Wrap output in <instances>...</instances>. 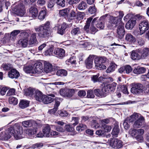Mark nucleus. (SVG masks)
Masks as SVG:
<instances>
[{"instance_id":"obj_1","label":"nucleus","mask_w":149,"mask_h":149,"mask_svg":"<svg viewBox=\"0 0 149 149\" xmlns=\"http://www.w3.org/2000/svg\"><path fill=\"white\" fill-rule=\"evenodd\" d=\"M8 132L10 135H13L16 140L22 139L23 137L22 135L23 133L22 128L18 125L10 127L8 129Z\"/></svg>"},{"instance_id":"obj_2","label":"nucleus","mask_w":149,"mask_h":149,"mask_svg":"<svg viewBox=\"0 0 149 149\" xmlns=\"http://www.w3.org/2000/svg\"><path fill=\"white\" fill-rule=\"evenodd\" d=\"M20 35L22 38L19 40L18 43L22 47H27L29 42V34L27 32L24 31L21 32Z\"/></svg>"},{"instance_id":"obj_3","label":"nucleus","mask_w":149,"mask_h":149,"mask_svg":"<svg viewBox=\"0 0 149 149\" xmlns=\"http://www.w3.org/2000/svg\"><path fill=\"white\" fill-rule=\"evenodd\" d=\"M144 133V130L142 129L132 130V135L138 141L141 142L143 140L142 135Z\"/></svg>"},{"instance_id":"obj_4","label":"nucleus","mask_w":149,"mask_h":149,"mask_svg":"<svg viewBox=\"0 0 149 149\" xmlns=\"http://www.w3.org/2000/svg\"><path fill=\"white\" fill-rule=\"evenodd\" d=\"M139 28L142 34L145 32L146 34L149 33V23L147 21L144 20L141 22L139 24Z\"/></svg>"},{"instance_id":"obj_5","label":"nucleus","mask_w":149,"mask_h":149,"mask_svg":"<svg viewBox=\"0 0 149 149\" xmlns=\"http://www.w3.org/2000/svg\"><path fill=\"white\" fill-rule=\"evenodd\" d=\"M22 3L18 4L15 6V11L18 15L23 16L25 13V9L24 5Z\"/></svg>"},{"instance_id":"obj_6","label":"nucleus","mask_w":149,"mask_h":149,"mask_svg":"<svg viewBox=\"0 0 149 149\" xmlns=\"http://www.w3.org/2000/svg\"><path fill=\"white\" fill-rule=\"evenodd\" d=\"M109 16L108 14H106L101 16L100 18H98L96 21V22H97L96 24L97 27L99 29H103L104 27L105 20Z\"/></svg>"},{"instance_id":"obj_7","label":"nucleus","mask_w":149,"mask_h":149,"mask_svg":"<svg viewBox=\"0 0 149 149\" xmlns=\"http://www.w3.org/2000/svg\"><path fill=\"white\" fill-rule=\"evenodd\" d=\"M110 144L111 146L115 149L120 148L123 146L122 141L117 139H111Z\"/></svg>"},{"instance_id":"obj_8","label":"nucleus","mask_w":149,"mask_h":149,"mask_svg":"<svg viewBox=\"0 0 149 149\" xmlns=\"http://www.w3.org/2000/svg\"><path fill=\"white\" fill-rule=\"evenodd\" d=\"M125 33L124 24L122 22H121L119 23V25L117 28V36L120 39H121L123 38Z\"/></svg>"},{"instance_id":"obj_9","label":"nucleus","mask_w":149,"mask_h":149,"mask_svg":"<svg viewBox=\"0 0 149 149\" xmlns=\"http://www.w3.org/2000/svg\"><path fill=\"white\" fill-rule=\"evenodd\" d=\"M74 90L73 89H62L60 91L61 95L65 97H70L74 93Z\"/></svg>"},{"instance_id":"obj_10","label":"nucleus","mask_w":149,"mask_h":149,"mask_svg":"<svg viewBox=\"0 0 149 149\" xmlns=\"http://www.w3.org/2000/svg\"><path fill=\"white\" fill-rule=\"evenodd\" d=\"M143 86L142 84H135L131 88V92L136 94H139L142 92Z\"/></svg>"},{"instance_id":"obj_11","label":"nucleus","mask_w":149,"mask_h":149,"mask_svg":"<svg viewBox=\"0 0 149 149\" xmlns=\"http://www.w3.org/2000/svg\"><path fill=\"white\" fill-rule=\"evenodd\" d=\"M55 97L54 94L52 93H49L47 96L44 95L42 102L45 104L51 103L54 101Z\"/></svg>"},{"instance_id":"obj_12","label":"nucleus","mask_w":149,"mask_h":149,"mask_svg":"<svg viewBox=\"0 0 149 149\" xmlns=\"http://www.w3.org/2000/svg\"><path fill=\"white\" fill-rule=\"evenodd\" d=\"M94 62L95 66L97 69L102 70L106 69V66L102 64L100 57H96L95 58Z\"/></svg>"},{"instance_id":"obj_13","label":"nucleus","mask_w":149,"mask_h":149,"mask_svg":"<svg viewBox=\"0 0 149 149\" xmlns=\"http://www.w3.org/2000/svg\"><path fill=\"white\" fill-rule=\"evenodd\" d=\"M33 68L34 74L41 72L43 70L42 63L40 62H37L34 64Z\"/></svg>"},{"instance_id":"obj_14","label":"nucleus","mask_w":149,"mask_h":149,"mask_svg":"<svg viewBox=\"0 0 149 149\" xmlns=\"http://www.w3.org/2000/svg\"><path fill=\"white\" fill-rule=\"evenodd\" d=\"M120 73L129 74L132 70V68L130 65H126L120 68L118 70Z\"/></svg>"},{"instance_id":"obj_15","label":"nucleus","mask_w":149,"mask_h":149,"mask_svg":"<svg viewBox=\"0 0 149 149\" xmlns=\"http://www.w3.org/2000/svg\"><path fill=\"white\" fill-rule=\"evenodd\" d=\"M144 118L141 115L134 123L133 126L134 128H139L144 121Z\"/></svg>"},{"instance_id":"obj_16","label":"nucleus","mask_w":149,"mask_h":149,"mask_svg":"<svg viewBox=\"0 0 149 149\" xmlns=\"http://www.w3.org/2000/svg\"><path fill=\"white\" fill-rule=\"evenodd\" d=\"M82 27L81 26L74 27L71 31V33L73 36H78L82 32Z\"/></svg>"},{"instance_id":"obj_17","label":"nucleus","mask_w":149,"mask_h":149,"mask_svg":"<svg viewBox=\"0 0 149 149\" xmlns=\"http://www.w3.org/2000/svg\"><path fill=\"white\" fill-rule=\"evenodd\" d=\"M141 59H145L149 54V49H139Z\"/></svg>"},{"instance_id":"obj_18","label":"nucleus","mask_w":149,"mask_h":149,"mask_svg":"<svg viewBox=\"0 0 149 149\" xmlns=\"http://www.w3.org/2000/svg\"><path fill=\"white\" fill-rule=\"evenodd\" d=\"M54 54L58 57H63L65 55V51L62 48H58L55 49Z\"/></svg>"},{"instance_id":"obj_19","label":"nucleus","mask_w":149,"mask_h":149,"mask_svg":"<svg viewBox=\"0 0 149 149\" xmlns=\"http://www.w3.org/2000/svg\"><path fill=\"white\" fill-rule=\"evenodd\" d=\"M18 72L15 69H12L8 73V77L12 79L17 78L19 76Z\"/></svg>"},{"instance_id":"obj_20","label":"nucleus","mask_w":149,"mask_h":149,"mask_svg":"<svg viewBox=\"0 0 149 149\" xmlns=\"http://www.w3.org/2000/svg\"><path fill=\"white\" fill-rule=\"evenodd\" d=\"M34 97L36 100L40 102H42L44 95L38 90L36 89L34 93Z\"/></svg>"},{"instance_id":"obj_21","label":"nucleus","mask_w":149,"mask_h":149,"mask_svg":"<svg viewBox=\"0 0 149 149\" xmlns=\"http://www.w3.org/2000/svg\"><path fill=\"white\" fill-rule=\"evenodd\" d=\"M131 57L133 60H139L141 59L139 49L131 52Z\"/></svg>"},{"instance_id":"obj_22","label":"nucleus","mask_w":149,"mask_h":149,"mask_svg":"<svg viewBox=\"0 0 149 149\" xmlns=\"http://www.w3.org/2000/svg\"><path fill=\"white\" fill-rule=\"evenodd\" d=\"M141 115L139 114L136 113H134L132 115L129 117H127V120L129 121V123L135 121Z\"/></svg>"},{"instance_id":"obj_23","label":"nucleus","mask_w":149,"mask_h":149,"mask_svg":"<svg viewBox=\"0 0 149 149\" xmlns=\"http://www.w3.org/2000/svg\"><path fill=\"white\" fill-rule=\"evenodd\" d=\"M93 59L94 58L92 56L90 55L86 60V65L87 68L90 69L92 67Z\"/></svg>"},{"instance_id":"obj_24","label":"nucleus","mask_w":149,"mask_h":149,"mask_svg":"<svg viewBox=\"0 0 149 149\" xmlns=\"http://www.w3.org/2000/svg\"><path fill=\"white\" fill-rule=\"evenodd\" d=\"M146 70L145 68L140 66H138L135 68L133 70L134 73L138 74L144 73Z\"/></svg>"},{"instance_id":"obj_25","label":"nucleus","mask_w":149,"mask_h":149,"mask_svg":"<svg viewBox=\"0 0 149 149\" xmlns=\"http://www.w3.org/2000/svg\"><path fill=\"white\" fill-rule=\"evenodd\" d=\"M44 69L47 73L51 72L52 70V66L51 64L48 62L45 61L44 63Z\"/></svg>"},{"instance_id":"obj_26","label":"nucleus","mask_w":149,"mask_h":149,"mask_svg":"<svg viewBox=\"0 0 149 149\" xmlns=\"http://www.w3.org/2000/svg\"><path fill=\"white\" fill-rule=\"evenodd\" d=\"M125 39L130 44L134 43L136 41L135 37L130 33H128L126 34Z\"/></svg>"},{"instance_id":"obj_27","label":"nucleus","mask_w":149,"mask_h":149,"mask_svg":"<svg viewBox=\"0 0 149 149\" xmlns=\"http://www.w3.org/2000/svg\"><path fill=\"white\" fill-rule=\"evenodd\" d=\"M29 16L33 18L36 17L38 15V11L37 8L34 6L31 7L29 10Z\"/></svg>"},{"instance_id":"obj_28","label":"nucleus","mask_w":149,"mask_h":149,"mask_svg":"<svg viewBox=\"0 0 149 149\" xmlns=\"http://www.w3.org/2000/svg\"><path fill=\"white\" fill-rule=\"evenodd\" d=\"M36 36V33H35L31 34L29 40V45H31L36 44L37 40Z\"/></svg>"},{"instance_id":"obj_29","label":"nucleus","mask_w":149,"mask_h":149,"mask_svg":"<svg viewBox=\"0 0 149 149\" xmlns=\"http://www.w3.org/2000/svg\"><path fill=\"white\" fill-rule=\"evenodd\" d=\"M136 23L135 20L130 19L126 23L125 28L128 29H132L135 26Z\"/></svg>"},{"instance_id":"obj_30","label":"nucleus","mask_w":149,"mask_h":149,"mask_svg":"<svg viewBox=\"0 0 149 149\" xmlns=\"http://www.w3.org/2000/svg\"><path fill=\"white\" fill-rule=\"evenodd\" d=\"M119 130L118 125L117 123H116L111 133L112 136L115 137H117Z\"/></svg>"},{"instance_id":"obj_31","label":"nucleus","mask_w":149,"mask_h":149,"mask_svg":"<svg viewBox=\"0 0 149 149\" xmlns=\"http://www.w3.org/2000/svg\"><path fill=\"white\" fill-rule=\"evenodd\" d=\"M36 90V89L31 87L25 90L24 91L25 94L26 95L31 96L33 95L34 94Z\"/></svg>"},{"instance_id":"obj_32","label":"nucleus","mask_w":149,"mask_h":149,"mask_svg":"<svg viewBox=\"0 0 149 149\" xmlns=\"http://www.w3.org/2000/svg\"><path fill=\"white\" fill-rule=\"evenodd\" d=\"M20 33V31L19 30H14L11 33L9 37L10 40H13L16 38L17 36Z\"/></svg>"},{"instance_id":"obj_33","label":"nucleus","mask_w":149,"mask_h":149,"mask_svg":"<svg viewBox=\"0 0 149 149\" xmlns=\"http://www.w3.org/2000/svg\"><path fill=\"white\" fill-rule=\"evenodd\" d=\"M64 83L62 82H55L53 83H50L48 84L47 85V88L48 89L49 88H52V90L54 89V87H56V85H63Z\"/></svg>"},{"instance_id":"obj_34","label":"nucleus","mask_w":149,"mask_h":149,"mask_svg":"<svg viewBox=\"0 0 149 149\" xmlns=\"http://www.w3.org/2000/svg\"><path fill=\"white\" fill-rule=\"evenodd\" d=\"M51 130L50 126L48 124L43 129L42 131L45 137L50 136V132Z\"/></svg>"},{"instance_id":"obj_35","label":"nucleus","mask_w":149,"mask_h":149,"mask_svg":"<svg viewBox=\"0 0 149 149\" xmlns=\"http://www.w3.org/2000/svg\"><path fill=\"white\" fill-rule=\"evenodd\" d=\"M68 27V25L65 23H63L61 26V27L58 31V33L62 35L64 33L65 30Z\"/></svg>"},{"instance_id":"obj_36","label":"nucleus","mask_w":149,"mask_h":149,"mask_svg":"<svg viewBox=\"0 0 149 149\" xmlns=\"http://www.w3.org/2000/svg\"><path fill=\"white\" fill-rule=\"evenodd\" d=\"M29 102L28 101L22 100L21 101L19 104V107L22 109H24L29 106Z\"/></svg>"},{"instance_id":"obj_37","label":"nucleus","mask_w":149,"mask_h":149,"mask_svg":"<svg viewBox=\"0 0 149 149\" xmlns=\"http://www.w3.org/2000/svg\"><path fill=\"white\" fill-rule=\"evenodd\" d=\"M98 19V17H96L94 18L92 20L91 24V26L90 27V30L92 33H95L98 30L94 26V24L96 22V20Z\"/></svg>"},{"instance_id":"obj_38","label":"nucleus","mask_w":149,"mask_h":149,"mask_svg":"<svg viewBox=\"0 0 149 149\" xmlns=\"http://www.w3.org/2000/svg\"><path fill=\"white\" fill-rule=\"evenodd\" d=\"M68 72L65 69H60L57 71L56 74L58 76L61 77H65L67 75Z\"/></svg>"},{"instance_id":"obj_39","label":"nucleus","mask_w":149,"mask_h":149,"mask_svg":"<svg viewBox=\"0 0 149 149\" xmlns=\"http://www.w3.org/2000/svg\"><path fill=\"white\" fill-rule=\"evenodd\" d=\"M117 89L118 91H121L124 94H129L127 88L125 85L119 86L118 87Z\"/></svg>"},{"instance_id":"obj_40","label":"nucleus","mask_w":149,"mask_h":149,"mask_svg":"<svg viewBox=\"0 0 149 149\" xmlns=\"http://www.w3.org/2000/svg\"><path fill=\"white\" fill-rule=\"evenodd\" d=\"M117 67V65L113 63H111L110 66L106 70V72L107 73H109L113 72L115 70Z\"/></svg>"},{"instance_id":"obj_41","label":"nucleus","mask_w":149,"mask_h":149,"mask_svg":"<svg viewBox=\"0 0 149 149\" xmlns=\"http://www.w3.org/2000/svg\"><path fill=\"white\" fill-rule=\"evenodd\" d=\"M36 132L37 130L36 128L28 129L26 131V134L30 137L36 134Z\"/></svg>"},{"instance_id":"obj_42","label":"nucleus","mask_w":149,"mask_h":149,"mask_svg":"<svg viewBox=\"0 0 149 149\" xmlns=\"http://www.w3.org/2000/svg\"><path fill=\"white\" fill-rule=\"evenodd\" d=\"M0 137L2 139L7 140L10 138L11 135L8 132L6 133L5 132H3L0 133Z\"/></svg>"},{"instance_id":"obj_43","label":"nucleus","mask_w":149,"mask_h":149,"mask_svg":"<svg viewBox=\"0 0 149 149\" xmlns=\"http://www.w3.org/2000/svg\"><path fill=\"white\" fill-rule=\"evenodd\" d=\"M70 10L69 8H67L59 10V14L61 16H67Z\"/></svg>"},{"instance_id":"obj_44","label":"nucleus","mask_w":149,"mask_h":149,"mask_svg":"<svg viewBox=\"0 0 149 149\" xmlns=\"http://www.w3.org/2000/svg\"><path fill=\"white\" fill-rule=\"evenodd\" d=\"M65 129L68 132H73L72 135H74L76 134V132H74V128L73 127H72L70 125H65Z\"/></svg>"},{"instance_id":"obj_45","label":"nucleus","mask_w":149,"mask_h":149,"mask_svg":"<svg viewBox=\"0 0 149 149\" xmlns=\"http://www.w3.org/2000/svg\"><path fill=\"white\" fill-rule=\"evenodd\" d=\"M24 70L27 73L34 74L33 67L32 66H29L25 67L24 68Z\"/></svg>"},{"instance_id":"obj_46","label":"nucleus","mask_w":149,"mask_h":149,"mask_svg":"<svg viewBox=\"0 0 149 149\" xmlns=\"http://www.w3.org/2000/svg\"><path fill=\"white\" fill-rule=\"evenodd\" d=\"M1 67L4 70H8L12 69V65L11 64L8 63H3L1 65Z\"/></svg>"},{"instance_id":"obj_47","label":"nucleus","mask_w":149,"mask_h":149,"mask_svg":"<svg viewBox=\"0 0 149 149\" xmlns=\"http://www.w3.org/2000/svg\"><path fill=\"white\" fill-rule=\"evenodd\" d=\"M109 92H113L114 91L116 85V84L115 82L111 84L107 85Z\"/></svg>"},{"instance_id":"obj_48","label":"nucleus","mask_w":149,"mask_h":149,"mask_svg":"<svg viewBox=\"0 0 149 149\" xmlns=\"http://www.w3.org/2000/svg\"><path fill=\"white\" fill-rule=\"evenodd\" d=\"M93 19L92 17H90L87 19L86 21V24L84 27V29L85 30L88 31L91 23Z\"/></svg>"},{"instance_id":"obj_49","label":"nucleus","mask_w":149,"mask_h":149,"mask_svg":"<svg viewBox=\"0 0 149 149\" xmlns=\"http://www.w3.org/2000/svg\"><path fill=\"white\" fill-rule=\"evenodd\" d=\"M9 102L10 104L16 105L17 103V99L14 97L11 96L9 98Z\"/></svg>"},{"instance_id":"obj_50","label":"nucleus","mask_w":149,"mask_h":149,"mask_svg":"<svg viewBox=\"0 0 149 149\" xmlns=\"http://www.w3.org/2000/svg\"><path fill=\"white\" fill-rule=\"evenodd\" d=\"M47 31V30L44 29L43 31L39 33L38 35L41 37L45 38L48 35L49 33Z\"/></svg>"},{"instance_id":"obj_51","label":"nucleus","mask_w":149,"mask_h":149,"mask_svg":"<svg viewBox=\"0 0 149 149\" xmlns=\"http://www.w3.org/2000/svg\"><path fill=\"white\" fill-rule=\"evenodd\" d=\"M95 93L97 96H105L104 94L103 93L102 90L100 91L99 89H96L94 90Z\"/></svg>"},{"instance_id":"obj_52","label":"nucleus","mask_w":149,"mask_h":149,"mask_svg":"<svg viewBox=\"0 0 149 149\" xmlns=\"http://www.w3.org/2000/svg\"><path fill=\"white\" fill-rule=\"evenodd\" d=\"M87 7L86 3L84 1H82L79 5L78 8L80 10H84Z\"/></svg>"},{"instance_id":"obj_53","label":"nucleus","mask_w":149,"mask_h":149,"mask_svg":"<svg viewBox=\"0 0 149 149\" xmlns=\"http://www.w3.org/2000/svg\"><path fill=\"white\" fill-rule=\"evenodd\" d=\"M22 124V125L25 127H31L32 125L31 121V120L23 121Z\"/></svg>"},{"instance_id":"obj_54","label":"nucleus","mask_w":149,"mask_h":149,"mask_svg":"<svg viewBox=\"0 0 149 149\" xmlns=\"http://www.w3.org/2000/svg\"><path fill=\"white\" fill-rule=\"evenodd\" d=\"M79 118L78 117H72L71 121V124L74 126L76 125L79 123Z\"/></svg>"},{"instance_id":"obj_55","label":"nucleus","mask_w":149,"mask_h":149,"mask_svg":"<svg viewBox=\"0 0 149 149\" xmlns=\"http://www.w3.org/2000/svg\"><path fill=\"white\" fill-rule=\"evenodd\" d=\"M46 15V12L45 10H42L40 13L38 18L39 19H42L45 18Z\"/></svg>"},{"instance_id":"obj_56","label":"nucleus","mask_w":149,"mask_h":149,"mask_svg":"<svg viewBox=\"0 0 149 149\" xmlns=\"http://www.w3.org/2000/svg\"><path fill=\"white\" fill-rule=\"evenodd\" d=\"M9 37L10 35L9 34H6L5 37L1 40V41L2 42L3 44L7 42H9L10 40L9 38Z\"/></svg>"},{"instance_id":"obj_57","label":"nucleus","mask_w":149,"mask_h":149,"mask_svg":"<svg viewBox=\"0 0 149 149\" xmlns=\"http://www.w3.org/2000/svg\"><path fill=\"white\" fill-rule=\"evenodd\" d=\"M53 48L50 47L49 49L45 51V55L46 56H50L53 54Z\"/></svg>"},{"instance_id":"obj_58","label":"nucleus","mask_w":149,"mask_h":149,"mask_svg":"<svg viewBox=\"0 0 149 149\" xmlns=\"http://www.w3.org/2000/svg\"><path fill=\"white\" fill-rule=\"evenodd\" d=\"M102 127L103 128L102 129H104V132H110L111 129V126L104 125H102Z\"/></svg>"},{"instance_id":"obj_59","label":"nucleus","mask_w":149,"mask_h":149,"mask_svg":"<svg viewBox=\"0 0 149 149\" xmlns=\"http://www.w3.org/2000/svg\"><path fill=\"white\" fill-rule=\"evenodd\" d=\"M118 17H112L111 18V20L112 24H117L120 22H118Z\"/></svg>"},{"instance_id":"obj_60","label":"nucleus","mask_w":149,"mask_h":149,"mask_svg":"<svg viewBox=\"0 0 149 149\" xmlns=\"http://www.w3.org/2000/svg\"><path fill=\"white\" fill-rule=\"evenodd\" d=\"M98 75H94L92 76L91 78L92 80L94 82H95L97 81H99V80L102 78V77H99L98 78Z\"/></svg>"},{"instance_id":"obj_61","label":"nucleus","mask_w":149,"mask_h":149,"mask_svg":"<svg viewBox=\"0 0 149 149\" xmlns=\"http://www.w3.org/2000/svg\"><path fill=\"white\" fill-rule=\"evenodd\" d=\"M55 0H49L47 3L48 7L50 8H52L55 4Z\"/></svg>"},{"instance_id":"obj_62","label":"nucleus","mask_w":149,"mask_h":149,"mask_svg":"<svg viewBox=\"0 0 149 149\" xmlns=\"http://www.w3.org/2000/svg\"><path fill=\"white\" fill-rule=\"evenodd\" d=\"M56 3L57 4L62 7L65 6V1L64 0H56Z\"/></svg>"},{"instance_id":"obj_63","label":"nucleus","mask_w":149,"mask_h":149,"mask_svg":"<svg viewBox=\"0 0 149 149\" xmlns=\"http://www.w3.org/2000/svg\"><path fill=\"white\" fill-rule=\"evenodd\" d=\"M87 97L89 98H93L95 97L93 91L91 90H88L87 92Z\"/></svg>"},{"instance_id":"obj_64","label":"nucleus","mask_w":149,"mask_h":149,"mask_svg":"<svg viewBox=\"0 0 149 149\" xmlns=\"http://www.w3.org/2000/svg\"><path fill=\"white\" fill-rule=\"evenodd\" d=\"M43 145V144L42 143H38L33 144V147L34 148H42Z\"/></svg>"}]
</instances>
